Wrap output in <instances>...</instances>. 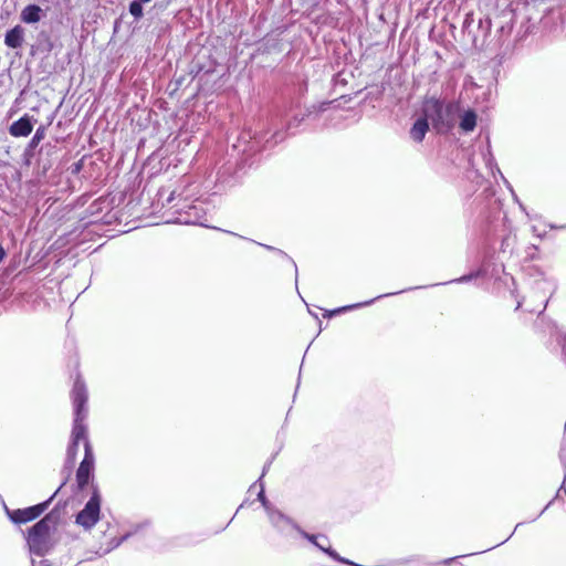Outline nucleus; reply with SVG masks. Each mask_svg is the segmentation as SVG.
Returning a JSON list of instances; mask_svg holds the SVG:
<instances>
[{
    "instance_id": "obj_53",
    "label": "nucleus",
    "mask_w": 566,
    "mask_h": 566,
    "mask_svg": "<svg viewBox=\"0 0 566 566\" xmlns=\"http://www.w3.org/2000/svg\"><path fill=\"white\" fill-rule=\"evenodd\" d=\"M500 544H494V546H491V549H494V547H497Z\"/></svg>"
},
{
    "instance_id": "obj_46",
    "label": "nucleus",
    "mask_w": 566,
    "mask_h": 566,
    "mask_svg": "<svg viewBox=\"0 0 566 566\" xmlns=\"http://www.w3.org/2000/svg\"><path fill=\"white\" fill-rule=\"evenodd\" d=\"M248 241H251V242L256 243V244L259 243V242H256L254 240H251V238H248Z\"/></svg>"
},
{
    "instance_id": "obj_27",
    "label": "nucleus",
    "mask_w": 566,
    "mask_h": 566,
    "mask_svg": "<svg viewBox=\"0 0 566 566\" xmlns=\"http://www.w3.org/2000/svg\"><path fill=\"white\" fill-rule=\"evenodd\" d=\"M272 464V460H269L264 467H263V470H262V474L260 475V478L253 483V485H251V488H253L254 485H256V483H263V478L264 475L266 474L268 470L270 469Z\"/></svg>"
},
{
    "instance_id": "obj_28",
    "label": "nucleus",
    "mask_w": 566,
    "mask_h": 566,
    "mask_svg": "<svg viewBox=\"0 0 566 566\" xmlns=\"http://www.w3.org/2000/svg\"><path fill=\"white\" fill-rule=\"evenodd\" d=\"M558 343H559V344H560V346H562V355H563V359H564V361L566 363V333H565V334H562V335L559 336Z\"/></svg>"
},
{
    "instance_id": "obj_17",
    "label": "nucleus",
    "mask_w": 566,
    "mask_h": 566,
    "mask_svg": "<svg viewBox=\"0 0 566 566\" xmlns=\"http://www.w3.org/2000/svg\"><path fill=\"white\" fill-rule=\"evenodd\" d=\"M24 41V30L21 25H14L4 34V44L10 49H19Z\"/></svg>"
},
{
    "instance_id": "obj_19",
    "label": "nucleus",
    "mask_w": 566,
    "mask_h": 566,
    "mask_svg": "<svg viewBox=\"0 0 566 566\" xmlns=\"http://www.w3.org/2000/svg\"><path fill=\"white\" fill-rule=\"evenodd\" d=\"M241 142H247V146L242 149L243 153L251 154L260 150L256 136L252 137L250 133L242 134L239 138V143Z\"/></svg>"
},
{
    "instance_id": "obj_3",
    "label": "nucleus",
    "mask_w": 566,
    "mask_h": 566,
    "mask_svg": "<svg viewBox=\"0 0 566 566\" xmlns=\"http://www.w3.org/2000/svg\"><path fill=\"white\" fill-rule=\"evenodd\" d=\"M71 399L73 403V423L70 439L76 442H91L88 439V429L85 420L87 418V400L88 394L84 380L77 376L71 390Z\"/></svg>"
},
{
    "instance_id": "obj_18",
    "label": "nucleus",
    "mask_w": 566,
    "mask_h": 566,
    "mask_svg": "<svg viewBox=\"0 0 566 566\" xmlns=\"http://www.w3.org/2000/svg\"><path fill=\"white\" fill-rule=\"evenodd\" d=\"M478 122L476 112L472 108H469L463 112L460 116L459 128L463 133H471L475 129Z\"/></svg>"
},
{
    "instance_id": "obj_25",
    "label": "nucleus",
    "mask_w": 566,
    "mask_h": 566,
    "mask_svg": "<svg viewBox=\"0 0 566 566\" xmlns=\"http://www.w3.org/2000/svg\"><path fill=\"white\" fill-rule=\"evenodd\" d=\"M260 491L258 492L256 500L261 503L266 513L274 509L265 495L264 483H258Z\"/></svg>"
},
{
    "instance_id": "obj_30",
    "label": "nucleus",
    "mask_w": 566,
    "mask_h": 566,
    "mask_svg": "<svg viewBox=\"0 0 566 566\" xmlns=\"http://www.w3.org/2000/svg\"><path fill=\"white\" fill-rule=\"evenodd\" d=\"M512 30L511 25H501L497 30V32L501 33V35L510 34Z\"/></svg>"
},
{
    "instance_id": "obj_10",
    "label": "nucleus",
    "mask_w": 566,
    "mask_h": 566,
    "mask_svg": "<svg viewBox=\"0 0 566 566\" xmlns=\"http://www.w3.org/2000/svg\"><path fill=\"white\" fill-rule=\"evenodd\" d=\"M423 287L424 286L409 287V289L401 290L399 292H392V293H386V294H382V295H378L375 298H371L369 301H365V302H360V303H355V304H350V305H345V306H340V307H337V308H334V310H328V311H325L324 317L331 318V317H333L335 315H338V314H343V313H346V312H349V311H353V310H356V308L368 306V305L373 304L375 301H377L379 298L388 297V296L396 295V294H399V293H403V292H407V291H412V290L423 289Z\"/></svg>"
},
{
    "instance_id": "obj_36",
    "label": "nucleus",
    "mask_w": 566,
    "mask_h": 566,
    "mask_svg": "<svg viewBox=\"0 0 566 566\" xmlns=\"http://www.w3.org/2000/svg\"><path fill=\"white\" fill-rule=\"evenodd\" d=\"M465 555H462L461 557H464ZM460 556H455V557H451V558H447L443 560V564L446 565H449L451 564L453 560H455L457 558H459Z\"/></svg>"
},
{
    "instance_id": "obj_32",
    "label": "nucleus",
    "mask_w": 566,
    "mask_h": 566,
    "mask_svg": "<svg viewBox=\"0 0 566 566\" xmlns=\"http://www.w3.org/2000/svg\"><path fill=\"white\" fill-rule=\"evenodd\" d=\"M553 503V500L547 503V505L532 520L536 521Z\"/></svg>"
},
{
    "instance_id": "obj_43",
    "label": "nucleus",
    "mask_w": 566,
    "mask_h": 566,
    "mask_svg": "<svg viewBox=\"0 0 566 566\" xmlns=\"http://www.w3.org/2000/svg\"><path fill=\"white\" fill-rule=\"evenodd\" d=\"M308 312H310V314H311L312 316H314L316 319L318 318V317H317V314L315 313V311H311V310H308Z\"/></svg>"
},
{
    "instance_id": "obj_51",
    "label": "nucleus",
    "mask_w": 566,
    "mask_h": 566,
    "mask_svg": "<svg viewBox=\"0 0 566 566\" xmlns=\"http://www.w3.org/2000/svg\"><path fill=\"white\" fill-rule=\"evenodd\" d=\"M507 539H509V538H506L505 541L500 542V545L505 544V542H506Z\"/></svg>"
},
{
    "instance_id": "obj_54",
    "label": "nucleus",
    "mask_w": 566,
    "mask_h": 566,
    "mask_svg": "<svg viewBox=\"0 0 566 566\" xmlns=\"http://www.w3.org/2000/svg\"><path fill=\"white\" fill-rule=\"evenodd\" d=\"M31 564H32V566H36L34 559L31 560Z\"/></svg>"
},
{
    "instance_id": "obj_6",
    "label": "nucleus",
    "mask_w": 566,
    "mask_h": 566,
    "mask_svg": "<svg viewBox=\"0 0 566 566\" xmlns=\"http://www.w3.org/2000/svg\"><path fill=\"white\" fill-rule=\"evenodd\" d=\"M95 455L91 442L85 443V452L75 472L74 493L82 492L94 482Z\"/></svg>"
},
{
    "instance_id": "obj_34",
    "label": "nucleus",
    "mask_w": 566,
    "mask_h": 566,
    "mask_svg": "<svg viewBox=\"0 0 566 566\" xmlns=\"http://www.w3.org/2000/svg\"><path fill=\"white\" fill-rule=\"evenodd\" d=\"M175 200V191H172L166 200V205H171Z\"/></svg>"
},
{
    "instance_id": "obj_24",
    "label": "nucleus",
    "mask_w": 566,
    "mask_h": 566,
    "mask_svg": "<svg viewBox=\"0 0 566 566\" xmlns=\"http://www.w3.org/2000/svg\"><path fill=\"white\" fill-rule=\"evenodd\" d=\"M483 157H484L486 167L492 171V174L495 175V171H496L500 176H502V172L491 153L490 146H488L486 153L483 154Z\"/></svg>"
},
{
    "instance_id": "obj_35",
    "label": "nucleus",
    "mask_w": 566,
    "mask_h": 566,
    "mask_svg": "<svg viewBox=\"0 0 566 566\" xmlns=\"http://www.w3.org/2000/svg\"><path fill=\"white\" fill-rule=\"evenodd\" d=\"M7 253H6V250L3 249V247L0 244V263L3 261V259L6 258Z\"/></svg>"
},
{
    "instance_id": "obj_42",
    "label": "nucleus",
    "mask_w": 566,
    "mask_h": 566,
    "mask_svg": "<svg viewBox=\"0 0 566 566\" xmlns=\"http://www.w3.org/2000/svg\"><path fill=\"white\" fill-rule=\"evenodd\" d=\"M308 312H310V314H311L312 316H314L316 319L318 318V317H317V314L315 313V311H311V310H308Z\"/></svg>"
},
{
    "instance_id": "obj_41",
    "label": "nucleus",
    "mask_w": 566,
    "mask_h": 566,
    "mask_svg": "<svg viewBox=\"0 0 566 566\" xmlns=\"http://www.w3.org/2000/svg\"><path fill=\"white\" fill-rule=\"evenodd\" d=\"M522 304H523V302H522V301H517V304H516L515 310H516V311H517V310H520V308L522 307Z\"/></svg>"
},
{
    "instance_id": "obj_38",
    "label": "nucleus",
    "mask_w": 566,
    "mask_h": 566,
    "mask_svg": "<svg viewBox=\"0 0 566 566\" xmlns=\"http://www.w3.org/2000/svg\"><path fill=\"white\" fill-rule=\"evenodd\" d=\"M564 480H566V473H565V475H564ZM564 484H565V481H563V484L560 485V488H559V490H558V492H557V495L559 494V492H560L562 490H564V491H565V494H566V490L564 489Z\"/></svg>"
},
{
    "instance_id": "obj_33",
    "label": "nucleus",
    "mask_w": 566,
    "mask_h": 566,
    "mask_svg": "<svg viewBox=\"0 0 566 566\" xmlns=\"http://www.w3.org/2000/svg\"><path fill=\"white\" fill-rule=\"evenodd\" d=\"M334 81H335V84H342V85H345V84L347 83V82H346V80L340 78V74H337V75L335 76Z\"/></svg>"
},
{
    "instance_id": "obj_44",
    "label": "nucleus",
    "mask_w": 566,
    "mask_h": 566,
    "mask_svg": "<svg viewBox=\"0 0 566 566\" xmlns=\"http://www.w3.org/2000/svg\"><path fill=\"white\" fill-rule=\"evenodd\" d=\"M139 1H140V2H143V3H148V2H150L151 0H139Z\"/></svg>"
},
{
    "instance_id": "obj_11",
    "label": "nucleus",
    "mask_w": 566,
    "mask_h": 566,
    "mask_svg": "<svg viewBox=\"0 0 566 566\" xmlns=\"http://www.w3.org/2000/svg\"><path fill=\"white\" fill-rule=\"evenodd\" d=\"M535 289L537 291L543 292L542 295L539 296V305L534 306V307H528V308H526V311L530 313L542 314L548 304L549 297L547 296V293L552 294L555 291V284H553L552 282H549L546 279H541L535 282Z\"/></svg>"
},
{
    "instance_id": "obj_26",
    "label": "nucleus",
    "mask_w": 566,
    "mask_h": 566,
    "mask_svg": "<svg viewBox=\"0 0 566 566\" xmlns=\"http://www.w3.org/2000/svg\"><path fill=\"white\" fill-rule=\"evenodd\" d=\"M304 119V115L302 117H298V115L293 116V118L287 124V130H292L294 128H297L301 123Z\"/></svg>"
},
{
    "instance_id": "obj_13",
    "label": "nucleus",
    "mask_w": 566,
    "mask_h": 566,
    "mask_svg": "<svg viewBox=\"0 0 566 566\" xmlns=\"http://www.w3.org/2000/svg\"><path fill=\"white\" fill-rule=\"evenodd\" d=\"M488 271H489L488 262H486V260H483L481 265L476 270L471 271L468 274H464L458 279H453V280H450V281L443 282V283L432 284L431 286L447 285V284H452V283H457V284L468 283V282H471L472 280L485 276L488 274Z\"/></svg>"
},
{
    "instance_id": "obj_37",
    "label": "nucleus",
    "mask_w": 566,
    "mask_h": 566,
    "mask_svg": "<svg viewBox=\"0 0 566 566\" xmlns=\"http://www.w3.org/2000/svg\"><path fill=\"white\" fill-rule=\"evenodd\" d=\"M39 566H52V565L49 563V560L42 559V560H40Z\"/></svg>"
},
{
    "instance_id": "obj_31",
    "label": "nucleus",
    "mask_w": 566,
    "mask_h": 566,
    "mask_svg": "<svg viewBox=\"0 0 566 566\" xmlns=\"http://www.w3.org/2000/svg\"><path fill=\"white\" fill-rule=\"evenodd\" d=\"M501 178L503 179L504 184H505V187H507L510 189V191L512 192L514 199L517 201V197L516 195L514 193L513 191V188L512 186L510 185V182L505 179V177L502 175Z\"/></svg>"
},
{
    "instance_id": "obj_12",
    "label": "nucleus",
    "mask_w": 566,
    "mask_h": 566,
    "mask_svg": "<svg viewBox=\"0 0 566 566\" xmlns=\"http://www.w3.org/2000/svg\"><path fill=\"white\" fill-rule=\"evenodd\" d=\"M294 530L306 541H308L311 544H313L315 547H317L319 551L325 553L327 555V552L333 549L329 545V539L324 534H311L303 528H301L300 525H294Z\"/></svg>"
},
{
    "instance_id": "obj_52",
    "label": "nucleus",
    "mask_w": 566,
    "mask_h": 566,
    "mask_svg": "<svg viewBox=\"0 0 566 566\" xmlns=\"http://www.w3.org/2000/svg\"><path fill=\"white\" fill-rule=\"evenodd\" d=\"M500 544H494V546H491V549H494V547H497Z\"/></svg>"
},
{
    "instance_id": "obj_50",
    "label": "nucleus",
    "mask_w": 566,
    "mask_h": 566,
    "mask_svg": "<svg viewBox=\"0 0 566 566\" xmlns=\"http://www.w3.org/2000/svg\"><path fill=\"white\" fill-rule=\"evenodd\" d=\"M507 539H509V538H506L505 541L500 542V545L505 544V542H506Z\"/></svg>"
},
{
    "instance_id": "obj_15",
    "label": "nucleus",
    "mask_w": 566,
    "mask_h": 566,
    "mask_svg": "<svg viewBox=\"0 0 566 566\" xmlns=\"http://www.w3.org/2000/svg\"><path fill=\"white\" fill-rule=\"evenodd\" d=\"M44 17L43 9L36 3H30L25 6L20 14V19L22 22L27 24H34L42 20Z\"/></svg>"
},
{
    "instance_id": "obj_5",
    "label": "nucleus",
    "mask_w": 566,
    "mask_h": 566,
    "mask_svg": "<svg viewBox=\"0 0 566 566\" xmlns=\"http://www.w3.org/2000/svg\"><path fill=\"white\" fill-rule=\"evenodd\" d=\"M67 483V478L64 479V481L60 484V486L55 490V492L45 501L40 502L35 505H31L24 509H17V510H10L8 506L4 505V510L7 513V516L13 524H25L28 522L36 520L39 516H41L50 506V504L53 502L55 496L60 493L62 488Z\"/></svg>"
},
{
    "instance_id": "obj_45",
    "label": "nucleus",
    "mask_w": 566,
    "mask_h": 566,
    "mask_svg": "<svg viewBox=\"0 0 566 566\" xmlns=\"http://www.w3.org/2000/svg\"><path fill=\"white\" fill-rule=\"evenodd\" d=\"M232 234L239 237L240 239H245L243 235H239L237 233H232Z\"/></svg>"
},
{
    "instance_id": "obj_16",
    "label": "nucleus",
    "mask_w": 566,
    "mask_h": 566,
    "mask_svg": "<svg viewBox=\"0 0 566 566\" xmlns=\"http://www.w3.org/2000/svg\"><path fill=\"white\" fill-rule=\"evenodd\" d=\"M430 129V123L428 122L427 117H423L420 115L412 124L410 128V138L416 143H421L427 133Z\"/></svg>"
},
{
    "instance_id": "obj_8",
    "label": "nucleus",
    "mask_w": 566,
    "mask_h": 566,
    "mask_svg": "<svg viewBox=\"0 0 566 566\" xmlns=\"http://www.w3.org/2000/svg\"><path fill=\"white\" fill-rule=\"evenodd\" d=\"M36 122V118L33 116L24 114L8 127V132L15 138L28 137L32 133Z\"/></svg>"
},
{
    "instance_id": "obj_7",
    "label": "nucleus",
    "mask_w": 566,
    "mask_h": 566,
    "mask_svg": "<svg viewBox=\"0 0 566 566\" xmlns=\"http://www.w3.org/2000/svg\"><path fill=\"white\" fill-rule=\"evenodd\" d=\"M174 207H178L176 211L179 216L175 220L177 223L203 226L207 220L205 208L200 201L187 203V200H184L182 203H176Z\"/></svg>"
},
{
    "instance_id": "obj_14",
    "label": "nucleus",
    "mask_w": 566,
    "mask_h": 566,
    "mask_svg": "<svg viewBox=\"0 0 566 566\" xmlns=\"http://www.w3.org/2000/svg\"><path fill=\"white\" fill-rule=\"evenodd\" d=\"M266 514L269 516V520H270L272 526L281 533H284L286 526H291L292 528H294V525H298L292 518H290L289 516H286L284 513H282L280 510H277L275 507Z\"/></svg>"
},
{
    "instance_id": "obj_1",
    "label": "nucleus",
    "mask_w": 566,
    "mask_h": 566,
    "mask_svg": "<svg viewBox=\"0 0 566 566\" xmlns=\"http://www.w3.org/2000/svg\"><path fill=\"white\" fill-rule=\"evenodd\" d=\"M65 505L66 503L59 501L49 513L28 528L25 539L31 554L43 557L53 548L51 534L56 531Z\"/></svg>"
},
{
    "instance_id": "obj_22",
    "label": "nucleus",
    "mask_w": 566,
    "mask_h": 566,
    "mask_svg": "<svg viewBox=\"0 0 566 566\" xmlns=\"http://www.w3.org/2000/svg\"><path fill=\"white\" fill-rule=\"evenodd\" d=\"M260 247L266 249L268 251H272L274 253H276L279 256H281L282 259H285L287 260L294 268V271H295V285L297 286V276H298V272H297V265L295 263V261L287 254L285 253L283 250L281 249H277L275 247H272V245H268V244H264V243H258Z\"/></svg>"
},
{
    "instance_id": "obj_39",
    "label": "nucleus",
    "mask_w": 566,
    "mask_h": 566,
    "mask_svg": "<svg viewBox=\"0 0 566 566\" xmlns=\"http://www.w3.org/2000/svg\"><path fill=\"white\" fill-rule=\"evenodd\" d=\"M119 23H120L119 19L115 20V22H114V31L115 32L117 31Z\"/></svg>"
},
{
    "instance_id": "obj_48",
    "label": "nucleus",
    "mask_w": 566,
    "mask_h": 566,
    "mask_svg": "<svg viewBox=\"0 0 566 566\" xmlns=\"http://www.w3.org/2000/svg\"><path fill=\"white\" fill-rule=\"evenodd\" d=\"M228 526H230V522H229V523H227V525H224V526H223V530H227V528H228Z\"/></svg>"
},
{
    "instance_id": "obj_29",
    "label": "nucleus",
    "mask_w": 566,
    "mask_h": 566,
    "mask_svg": "<svg viewBox=\"0 0 566 566\" xmlns=\"http://www.w3.org/2000/svg\"><path fill=\"white\" fill-rule=\"evenodd\" d=\"M492 25L491 19L486 18L485 20H480L479 28L485 30V32H489Z\"/></svg>"
},
{
    "instance_id": "obj_47",
    "label": "nucleus",
    "mask_w": 566,
    "mask_h": 566,
    "mask_svg": "<svg viewBox=\"0 0 566 566\" xmlns=\"http://www.w3.org/2000/svg\"><path fill=\"white\" fill-rule=\"evenodd\" d=\"M228 526H230V522H229V523H227V525H224V526H223V530H227V528H228Z\"/></svg>"
},
{
    "instance_id": "obj_9",
    "label": "nucleus",
    "mask_w": 566,
    "mask_h": 566,
    "mask_svg": "<svg viewBox=\"0 0 566 566\" xmlns=\"http://www.w3.org/2000/svg\"><path fill=\"white\" fill-rule=\"evenodd\" d=\"M48 125L41 124L33 134L30 142L27 144L23 153H22V163L25 166H30L35 156V150L40 143L44 139L46 134Z\"/></svg>"
},
{
    "instance_id": "obj_2",
    "label": "nucleus",
    "mask_w": 566,
    "mask_h": 566,
    "mask_svg": "<svg viewBox=\"0 0 566 566\" xmlns=\"http://www.w3.org/2000/svg\"><path fill=\"white\" fill-rule=\"evenodd\" d=\"M459 113V102L446 101L436 95L426 96L421 106V115L428 118L438 134L449 133L454 127Z\"/></svg>"
},
{
    "instance_id": "obj_21",
    "label": "nucleus",
    "mask_w": 566,
    "mask_h": 566,
    "mask_svg": "<svg viewBox=\"0 0 566 566\" xmlns=\"http://www.w3.org/2000/svg\"><path fill=\"white\" fill-rule=\"evenodd\" d=\"M80 443L70 439L66 448L65 465L72 468L75 464Z\"/></svg>"
},
{
    "instance_id": "obj_49",
    "label": "nucleus",
    "mask_w": 566,
    "mask_h": 566,
    "mask_svg": "<svg viewBox=\"0 0 566 566\" xmlns=\"http://www.w3.org/2000/svg\"><path fill=\"white\" fill-rule=\"evenodd\" d=\"M228 526H230V522H229V523H227V525H224V526H223V530H227V528H228Z\"/></svg>"
},
{
    "instance_id": "obj_23",
    "label": "nucleus",
    "mask_w": 566,
    "mask_h": 566,
    "mask_svg": "<svg viewBox=\"0 0 566 566\" xmlns=\"http://www.w3.org/2000/svg\"><path fill=\"white\" fill-rule=\"evenodd\" d=\"M145 3L139 0H132L128 4V12L134 17L136 21L140 20L144 17V6Z\"/></svg>"
},
{
    "instance_id": "obj_20",
    "label": "nucleus",
    "mask_w": 566,
    "mask_h": 566,
    "mask_svg": "<svg viewBox=\"0 0 566 566\" xmlns=\"http://www.w3.org/2000/svg\"><path fill=\"white\" fill-rule=\"evenodd\" d=\"M133 534H134L133 532H127L120 537H112L108 541L107 546L105 548L101 547L102 552L98 553L99 556L106 555L109 552H112L113 549L117 548L122 543L127 541Z\"/></svg>"
},
{
    "instance_id": "obj_40",
    "label": "nucleus",
    "mask_w": 566,
    "mask_h": 566,
    "mask_svg": "<svg viewBox=\"0 0 566 566\" xmlns=\"http://www.w3.org/2000/svg\"><path fill=\"white\" fill-rule=\"evenodd\" d=\"M81 167H82V164H81V163H76V164L74 165V169H73V171H78V170L81 169Z\"/></svg>"
},
{
    "instance_id": "obj_4",
    "label": "nucleus",
    "mask_w": 566,
    "mask_h": 566,
    "mask_svg": "<svg viewBox=\"0 0 566 566\" xmlns=\"http://www.w3.org/2000/svg\"><path fill=\"white\" fill-rule=\"evenodd\" d=\"M102 517V494L97 483L91 484V495L84 507L75 515V524L91 531Z\"/></svg>"
}]
</instances>
